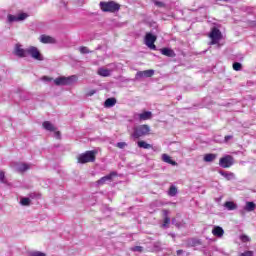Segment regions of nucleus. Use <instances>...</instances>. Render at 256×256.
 Returning <instances> with one entry per match:
<instances>
[{
    "label": "nucleus",
    "mask_w": 256,
    "mask_h": 256,
    "mask_svg": "<svg viewBox=\"0 0 256 256\" xmlns=\"http://www.w3.org/2000/svg\"><path fill=\"white\" fill-rule=\"evenodd\" d=\"M177 255H183V250H177Z\"/></svg>",
    "instance_id": "obj_47"
},
{
    "label": "nucleus",
    "mask_w": 256,
    "mask_h": 256,
    "mask_svg": "<svg viewBox=\"0 0 256 256\" xmlns=\"http://www.w3.org/2000/svg\"><path fill=\"white\" fill-rule=\"evenodd\" d=\"M27 53L32 57V59H35V61H43L45 58L43 57V54L39 51V49L35 46H30L27 48Z\"/></svg>",
    "instance_id": "obj_5"
},
{
    "label": "nucleus",
    "mask_w": 256,
    "mask_h": 256,
    "mask_svg": "<svg viewBox=\"0 0 256 256\" xmlns=\"http://www.w3.org/2000/svg\"><path fill=\"white\" fill-rule=\"evenodd\" d=\"M138 147H140L141 149H151V147H153V146H151V144H148L145 141H139Z\"/></svg>",
    "instance_id": "obj_28"
},
{
    "label": "nucleus",
    "mask_w": 256,
    "mask_h": 256,
    "mask_svg": "<svg viewBox=\"0 0 256 256\" xmlns=\"http://www.w3.org/2000/svg\"><path fill=\"white\" fill-rule=\"evenodd\" d=\"M78 50L80 51V53L82 55H87V53H91V51H89V48L85 47V46H80L78 48Z\"/></svg>",
    "instance_id": "obj_29"
},
{
    "label": "nucleus",
    "mask_w": 256,
    "mask_h": 256,
    "mask_svg": "<svg viewBox=\"0 0 256 256\" xmlns=\"http://www.w3.org/2000/svg\"><path fill=\"white\" fill-rule=\"evenodd\" d=\"M0 82H1V77H0Z\"/></svg>",
    "instance_id": "obj_49"
},
{
    "label": "nucleus",
    "mask_w": 256,
    "mask_h": 256,
    "mask_svg": "<svg viewBox=\"0 0 256 256\" xmlns=\"http://www.w3.org/2000/svg\"><path fill=\"white\" fill-rule=\"evenodd\" d=\"M31 169V166L27 163H18L16 165V171L18 173H25V171H29Z\"/></svg>",
    "instance_id": "obj_14"
},
{
    "label": "nucleus",
    "mask_w": 256,
    "mask_h": 256,
    "mask_svg": "<svg viewBox=\"0 0 256 256\" xmlns=\"http://www.w3.org/2000/svg\"><path fill=\"white\" fill-rule=\"evenodd\" d=\"M172 225H175V227H178V229H179V227H181V223L177 222V219H175V218L172 219Z\"/></svg>",
    "instance_id": "obj_39"
},
{
    "label": "nucleus",
    "mask_w": 256,
    "mask_h": 256,
    "mask_svg": "<svg viewBox=\"0 0 256 256\" xmlns=\"http://www.w3.org/2000/svg\"><path fill=\"white\" fill-rule=\"evenodd\" d=\"M77 79V76L72 75L70 77L61 76L54 80V84L57 85V87L65 86V85H73Z\"/></svg>",
    "instance_id": "obj_3"
},
{
    "label": "nucleus",
    "mask_w": 256,
    "mask_h": 256,
    "mask_svg": "<svg viewBox=\"0 0 256 256\" xmlns=\"http://www.w3.org/2000/svg\"><path fill=\"white\" fill-rule=\"evenodd\" d=\"M100 9L104 13H117L121 9V5L115 1L100 2Z\"/></svg>",
    "instance_id": "obj_1"
},
{
    "label": "nucleus",
    "mask_w": 256,
    "mask_h": 256,
    "mask_svg": "<svg viewBox=\"0 0 256 256\" xmlns=\"http://www.w3.org/2000/svg\"><path fill=\"white\" fill-rule=\"evenodd\" d=\"M85 4V0H77V5H84Z\"/></svg>",
    "instance_id": "obj_44"
},
{
    "label": "nucleus",
    "mask_w": 256,
    "mask_h": 256,
    "mask_svg": "<svg viewBox=\"0 0 256 256\" xmlns=\"http://www.w3.org/2000/svg\"><path fill=\"white\" fill-rule=\"evenodd\" d=\"M113 177H117V172L113 171L110 174L102 177L97 181V185H105L107 182L111 183V181H113Z\"/></svg>",
    "instance_id": "obj_11"
},
{
    "label": "nucleus",
    "mask_w": 256,
    "mask_h": 256,
    "mask_svg": "<svg viewBox=\"0 0 256 256\" xmlns=\"http://www.w3.org/2000/svg\"><path fill=\"white\" fill-rule=\"evenodd\" d=\"M0 183H3L4 185H8V187H11V183L7 181V178L5 177V173L3 171H0Z\"/></svg>",
    "instance_id": "obj_25"
},
{
    "label": "nucleus",
    "mask_w": 256,
    "mask_h": 256,
    "mask_svg": "<svg viewBox=\"0 0 256 256\" xmlns=\"http://www.w3.org/2000/svg\"><path fill=\"white\" fill-rule=\"evenodd\" d=\"M220 175L227 179V181H231V179H235V174L232 172H225V171H220Z\"/></svg>",
    "instance_id": "obj_22"
},
{
    "label": "nucleus",
    "mask_w": 256,
    "mask_h": 256,
    "mask_svg": "<svg viewBox=\"0 0 256 256\" xmlns=\"http://www.w3.org/2000/svg\"><path fill=\"white\" fill-rule=\"evenodd\" d=\"M224 207H226L228 211H235V209H237V204L231 201H227L225 202Z\"/></svg>",
    "instance_id": "obj_23"
},
{
    "label": "nucleus",
    "mask_w": 256,
    "mask_h": 256,
    "mask_svg": "<svg viewBox=\"0 0 256 256\" xmlns=\"http://www.w3.org/2000/svg\"><path fill=\"white\" fill-rule=\"evenodd\" d=\"M30 256H47V255L43 252L36 251V252L30 253Z\"/></svg>",
    "instance_id": "obj_33"
},
{
    "label": "nucleus",
    "mask_w": 256,
    "mask_h": 256,
    "mask_svg": "<svg viewBox=\"0 0 256 256\" xmlns=\"http://www.w3.org/2000/svg\"><path fill=\"white\" fill-rule=\"evenodd\" d=\"M160 51L165 57H175V51L171 48H162Z\"/></svg>",
    "instance_id": "obj_18"
},
{
    "label": "nucleus",
    "mask_w": 256,
    "mask_h": 256,
    "mask_svg": "<svg viewBox=\"0 0 256 256\" xmlns=\"http://www.w3.org/2000/svg\"><path fill=\"white\" fill-rule=\"evenodd\" d=\"M151 115H152L151 112L146 111V112H144V113L139 114V119H140L141 121H147V119H149V118L151 117Z\"/></svg>",
    "instance_id": "obj_26"
},
{
    "label": "nucleus",
    "mask_w": 256,
    "mask_h": 256,
    "mask_svg": "<svg viewBox=\"0 0 256 256\" xmlns=\"http://www.w3.org/2000/svg\"><path fill=\"white\" fill-rule=\"evenodd\" d=\"M54 136L56 139H61V132L60 131H54Z\"/></svg>",
    "instance_id": "obj_42"
},
{
    "label": "nucleus",
    "mask_w": 256,
    "mask_h": 256,
    "mask_svg": "<svg viewBox=\"0 0 256 256\" xmlns=\"http://www.w3.org/2000/svg\"><path fill=\"white\" fill-rule=\"evenodd\" d=\"M243 68V65L239 62H234L233 63V69L234 71H241V69Z\"/></svg>",
    "instance_id": "obj_31"
},
{
    "label": "nucleus",
    "mask_w": 256,
    "mask_h": 256,
    "mask_svg": "<svg viewBox=\"0 0 256 256\" xmlns=\"http://www.w3.org/2000/svg\"><path fill=\"white\" fill-rule=\"evenodd\" d=\"M169 223H171V218H169V216L164 217L163 227H167V225H169Z\"/></svg>",
    "instance_id": "obj_35"
},
{
    "label": "nucleus",
    "mask_w": 256,
    "mask_h": 256,
    "mask_svg": "<svg viewBox=\"0 0 256 256\" xmlns=\"http://www.w3.org/2000/svg\"><path fill=\"white\" fill-rule=\"evenodd\" d=\"M116 146L119 148V149H125V147H127V143L125 142H118L116 144Z\"/></svg>",
    "instance_id": "obj_34"
},
{
    "label": "nucleus",
    "mask_w": 256,
    "mask_h": 256,
    "mask_svg": "<svg viewBox=\"0 0 256 256\" xmlns=\"http://www.w3.org/2000/svg\"><path fill=\"white\" fill-rule=\"evenodd\" d=\"M115 105H117V99L116 98H108L104 102V107H106L107 109H109L111 107H115Z\"/></svg>",
    "instance_id": "obj_17"
},
{
    "label": "nucleus",
    "mask_w": 256,
    "mask_h": 256,
    "mask_svg": "<svg viewBox=\"0 0 256 256\" xmlns=\"http://www.w3.org/2000/svg\"><path fill=\"white\" fill-rule=\"evenodd\" d=\"M169 195L170 197H175V195H177V187L171 186L169 189Z\"/></svg>",
    "instance_id": "obj_30"
},
{
    "label": "nucleus",
    "mask_w": 256,
    "mask_h": 256,
    "mask_svg": "<svg viewBox=\"0 0 256 256\" xmlns=\"http://www.w3.org/2000/svg\"><path fill=\"white\" fill-rule=\"evenodd\" d=\"M235 163V159L231 155H226L219 160V165L223 169H229Z\"/></svg>",
    "instance_id": "obj_7"
},
{
    "label": "nucleus",
    "mask_w": 256,
    "mask_h": 256,
    "mask_svg": "<svg viewBox=\"0 0 256 256\" xmlns=\"http://www.w3.org/2000/svg\"><path fill=\"white\" fill-rule=\"evenodd\" d=\"M27 17H29V14L22 12L20 14H18L17 16L13 15V14H8L7 16V23H15V22H19V21H25V19H27Z\"/></svg>",
    "instance_id": "obj_8"
},
{
    "label": "nucleus",
    "mask_w": 256,
    "mask_h": 256,
    "mask_svg": "<svg viewBox=\"0 0 256 256\" xmlns=\"http://www.w3.org/2000/svg\"><path fill=\"white\" fill-rule=\"evenodd\" d=\"M163 213H164V217H169V210H164Z\"/></svg>",
    "instance_id": "obj_45"
},
{
    "label": "nucleus",
    "mask_w": 256,
    "mask_h": 256,
    "mask_svg": "<svg viewBox=\"0 0 256 256\" xmlns=\"http://www.w3.org/2000/svg\"><path fill=\"white\" fill-rule=\"evenodd\" d=\"M97 93V90H91L86 94V97H92V95H95Z\"/></svg>",
    "instance_id": "obj_41"
},
{
    "label": "nucleus",
    "mask_w": 256,
    "mask_h": 256,
    "mask_svg": "<svg viewBox=\"0 0 256 256\" xmlns=\"http://www.w3.org/2000/svg\"><path fill=\"white\" fill-rule=\"evenodd\" d=\"M42 127L46 131H50V133H53V131H57V127H55V125H53V123H51L50 121H44L42 123Z\"/></svg>",
    "instance_id": "obj_15"
},
{
    "label": "nucleus",
    "mask_w": 256,
    "mask_h": 256,
    "mask_svg": "<svg viewBox=\"0 0 256 256\" xmlns=\"http://www.w3.org/2000/svg\"><path fill=\"white\" fill-rule=\"evenodd\" d=\"M217 159V154H205L204 161L205 163H213Z\"/></svg>",
    "instance_id": "obj_21"
},
{
    "label": "nucleus",
    "mask_w": 256,
    "mask_h": 256,
    "mask_svg": "<svg viewBox=\"0 0 256 256\" xmlns=\"http://www.w3.org/2000/svg\"><path fill=\"white\" fill-rule=\"evenodd\" d=\"M157 41V36L147 33L145 36V45L149 47V49H152L155 51L157 49V46H155V42Z\"/></svg>",
    "instance_id": "obj_9"
},
{
    "label": "nucleus",
    "mask_w": 256,
    "mask_h": 256,
    "mask_svg": "<svg viewBox=\"0 0 256 256\" xmlns=\"http://www.w3.org/2000/svg\"><path fill=\"white\" fill-rule=\"evenodd\" d=\"M97 153V150L86 151L78 156V163L85 165V163H94Z\"/></svg>",
    "instance_id": "obj_2"
},
{
    "label": "nucleus",
    "mask_w": 256,
    "mask_h": 256,
    "mask_svg": "<svg viewBox=\"0 0 256 256\" xmlns=\"http://www.w3.org/2000/svg\"><path fill=\"white\" fill-rule=\"evenodd\" d=\"M132 251L141 253V252H143V246H135L134 248H132Z\"/></svg>",
    "instance_id": "obj_37"
},
{
    "label": "nucleus",
    "mask_w": 256,
    "mask_h": 256,
    "mask_svg": "<svg viewBox=\"0 0 256 256\" xmlns=\"http://www.w3.org/2000/svg\"><path fill=\"white\" fill-rule=\"evenodd\" d=\"M155 75V70H145V71H138L135 75V81H139L143 78L153 77Z\"/></svg>",
    "instance_id": "obj_10"
},
{
    "label": "nucleus",
    "mask_w": 256,
    "mask_h": 256,
    "mask_svg": "<svg viewBox=\"0 0 256 256\" xmlns=\"http://www.w3.org/2000/svg\"><path fill=\"white\" fill-rule=\"evenodd\" d=\"M255 202H247L246 206L244 207L245 211L251 212V211H255Z\"/></svg>",
    "instance_id": "obj_27"
},
{
    "label": "nucleus",
    "mask_w": 256,
    "mask_h": 256,
    "mask_svg": "<svg viewBox=\"0 0 256 256\" xmlns=\"http://www.w3.org/2000/svg\"><path fill=\"white\" fill-rule=\"evenodd\" d=\"M150 131V128L148 125H141L138 126L137 128H134V132L132 134V137L134 139H139V137H143L145 135H148Z\"/></svg>",
    "instance_id": "obj_4"
},
{
    "label": "nucleus",
    "mask_w": 256,
    "mask_h": 256,
    "mask_svg": "<svg viewBox=\"0 0 256 256\" xmlns=\"http://www.w3.org/2000/svg\"><path fill=\"white\" fill-rule=\"evenodd\" d=\"M212 234L214 235V237L221 238L223 237V235H225V230H223L221 226H216L213 228Z\"/></svg>",
    "instance_id": "obj_16"
},
{
    "label": "nucleus",
    "mask_w": 256,
    "mask_h": 256,
    "mask_svg": "<svg viewBox=\"0 0 256 256\" xmlns=\"http://www.w3.org/2000/svg\"><path fill=\"white\" fill-rule=\"evenodd\" d=\"M14 53L20 58L27 57L28 55L27 49L21 48V44H16Z\"/></svg>",
    "instance_id": "obj_12"
},
{
    "label": "nucleus",
    "mask_w": 256,
    "mask_h": 256,
    "mask_svg": "<svg viewBox=\"0 0 256 256\" xmlns=\"http://www.w3.org/2000/svg\"><path fill=\"white\" fill-rule=\"evenodd\" d=\"M240 256H253V253L251 251H246L242 253Z\"/></svg>",
    "instance_id": "obj_43"
},
{
    "label": "nucleus",
    "mask_w": 256,
    "mask_h": 256,
    "mask_svg": "<svg viewBox=\"0 0 256 256\" xmlns=\"http://www.w3.org/2000/svg\"><path fill=\"white\" fill-rule=\"evenodd\" d=\"M154 4H155L157 7H165V3L160 2V1H157V0L154 1Z\"/></svg>",
    "instance_id": "obj_40"
},
{
    "label": "nucleus",
    "mask_w": 256,
    "mask_h": 256,
    "mask_svg": "<svg viewBox=\"0 0 256 256\" xmlns=\"http://www.w3.org/2000/svg\"><path fill=\"white\" fill-rule=\"evenodd\" d=\"M43 80H44V81H52V78H49L48 76H44V77H43Z\"/></svg>",
    "instance_id": "obj_46"
},
{
    "label": "nucleus",
    "mask_w": 256,
    "mask_h": 256,
    "mask_svg": "<svg viewBox=\"0 0 256 256\" xmlns=\"http://www.w3.org/2000/svg\"><path fill=\"white\" fill-rule=\"evenodd\" d=\"M40 42L44 44H52L55 45L57 43V40L51 36H47L45 34L40 36Z\"/></svg>",
    "instance_id": "obj_13"
},
{
    "label": "nucleus",
    "mask_w": 256,
    "mask_h": 256,
    "mask_svg": "<svg viewBox=\"0 0 256 256\" xmlns=\"http://www.w3.org/2000/svg\"><path fill=\"white\" fill-rule=\"evenodd\" d=\"M231 139H233V135H227L224 137L223 143H229V141H231Z\"/></svg>",
    "instance_id": "obj_38"
},
{
    "label": "nucleus",
    "mask_w": 256,
    "mask_h": 256,
    "mask_svg": "<svg viewBox=\"0 0 256 256\" xmlns=\"http://www.w3.org/2000/svg\"><path fill=\"white\" fill-rule=\"evenodd\" d=\"M20 205H22V207H29V205H31V198H29V197H22L20 199Z\"/></svg>",
    "instance_id": "obj_24"
},
{
    "label": "nucleus",
    "mask_w": 256,
    "mask_h": 256,
    "mask_svg": "<svg viewBox=\"0 0 256 256\" xmlns=\"http://www.w3.org/2000/svg\"><path fill=\"white\" fill-rule=\"evenodd\" d=\"M98 75H100L101 77H110L111 70L107 68H99Z\"/></svg>",
    "instance_id": "obj_20"
},
{
    "label": "nucleus",
    "mask_w": 256,
    "mask_h": 256,
    "mask_svg": "<svg viewBox=\"0 0 256 256\" xmlns=\"http://www.w3.org/2000/svg\"><path fill=\"white\" fill-rule=\"evenodd\" d=\"M60 3L63 5V7H67V3H65V1H61Z\"/></svg>",
    "instance_id": "obj_48"
},
{
    "label": "nucleus",
    "mask_w": 256,
    "mask_h": 256,
    "mask_svg": "<svg viewBox=\"0 0 256 256\" xmlns=\"http://www.w3.org/2000/svg\"><path fill=\"white\" fill-rule=\"evenodd\" d=\"M162 161L168 163L169 165L177 166V162L171 159V156L167 154H162Z\"/></svg>",
    "instance_id": "obj_19"
},
{
    "label": "nucleus",
    "mask_w": 256,
    "mask_h": 256,
    "mask_svg": "<svg viewBox=\"0 0 256 256\" xmlns=\"http://www.w3.org/2000/svg\"><path fill=\"white\" fill-rule=\"evenodd\" d=\"M39 196V194L32 192L30 194H28V199H37V197Z\"/></svg>",
    "instance_id": "obj_36"
},
{
    "label": "nucleus",
    "mask_w": 256,
    "mask_h": 256,
    "mask_svg": "<svg viewBox=\"0 0 256 256\" xmlns=\"http://www.w3.org/2000/svg\"><path fill=\"white\" fill-rule=\"evenodd\" d=\"M240 240H241L243 243H247V242L251 241V239H250L249 236H247V235H241V236H240Z\"/></svg>",
    "instance_id": "obj_32"
},
{
    "label": "nucleus",
    "mask_w": 256,
    "mask_h": 256,
    "mask_svg": "<svg viewBox=\"0 0 256 256\" xmlns=\"http://www.w3.org/2000/svg\"><path fill=\"white\" fill-rule=\"evenodd\" d=\"M211 40L210 45H217L221 39H223V35L221 34V30L217 28H213L211 33L209 34Z\"/></svg>",
    "instance_id": "obj_6"
}]
</instances>
